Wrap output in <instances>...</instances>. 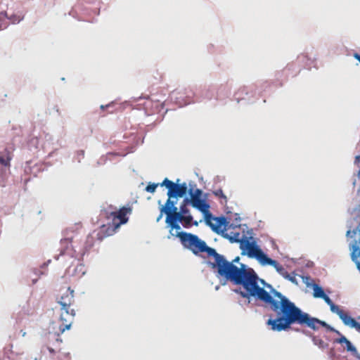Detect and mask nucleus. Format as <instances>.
<instances>
[{"instance_id":"obj_1","label":"nucleus","mask_w":360,"mask_h":360,"mask_svg":"<svg viewBox=\"0 0 360 360\" xmlns=\"http://www.w3.org/2000/svg\"><path fill=\"white\" fill-rule=\"evenodd\" d=\"M264 288H261L254 298L262 302L272 311L266 324L274 331L281 332L290 328L293 324L307 326L310 315L295 305L287 297L274 289L271 285L260 280Z\"/></svg>"},{"instance_id":"obj_2","label":"nucleus","mask_w":360,"mask_h":360,"mask_svg":"<svg viewBox=\"0 0 360 360\" xmlns=\"http://www.w3.org/2000/svg\"><path fill=\"white\" fill-rule=\"evenodd\" d=\"M212 257L214 262H210V265L213 269L217 270L219 277L225 278L236 285H241L245 290L244 292H240L243 297H255L261 289L258 285V281L261 279L252 269L246 268L244 264H240V266L238 267L217 252Z\"/></svg>"},{"instance_id":"obj_3","label":"nucleus","mask_w":360,"mask_h":360,"mask_svg":"<svg viewBox=\"0 0 360 360\" xmlns=\"http://www.w3.org/2000/svg\"><path fill=\"white\" fill-rule=\"evenodd\" d=\"M131 206H123L117 210L115 207L110 205L108 208L105 209V217L108 220L111 219L112 226H106L103 225L96 233L97 238L102 240L105 237L112 235L121 225L128 221V215L131 214Z\"/></svg>"},{"instance_id":"obj_4","label":"nucleus","mask_w":360,"mask_h":360,"mask_svg":"<svg viewBox=\"0 0 360 360\" xmlns=\"http://www.w3.org/2000/svg\"><path fill=\"white\" fill-rule=\"evenodd\" d=\"M182 245L191 250L195 255L205 252L207 257H212L217 252L214 248L208 247L204 240L200 239L196 235L186 232L177 233Z\"/></svg>"},{"instance_id":"obj_5","label":"nucleus","mask_w":360,"mask_h":360,"mask_svg":"<svg viewBox=\"0 0 360 360\" xmlns=\"http://www.w3.org/2000/svg\"><path fill=\"white\" fill-rule=\"evenodd\" d=\"M189 204L188 198H185L180 205L179 211H178V208L175 206L176 202L167 200L165 205L160 207V211L167 212V210H169L173 215L178 214L184 219H188V221L186 219L183 220L184 226L186 228L191 226L192 224L198 226V223L197 221L193 223V217L190 214V210L188 208Z\"/></svg>"},{"instance_id":"obj_6","label":"nucleus","mask_w":360,"mask_h":360,"mask_svg":"<svg viewBox=\"0 0 360 360\" xmlns=\"http://www.w3.org/2000/svg\"><path fill=\"white\" fill-rule=\"evenodd\" d=\"M238 237L239 233H237L233 239L231 238V241L240 243V248L243 252L242 254L246 253L249 257L256 258L261 263L266 255L262 250L255 242H250L247 238L239 239Z\"/></svg>"},{"instance_id":"obj_7","label":"nucleus","mask_w":360,"mask_h":360,"mask_svg":"<svg viewBox=\"0 0 360 360\" xmlns=\"http://www.w3.org/2000/svg\"><path fill=\"white\" fill-rule=\"evenodd\" d=\"M65 237L60 240V255L68 254L72 255L78 252V233L73 228H68L64 231Z\"/></svg>"},{"instance_id":"obj_8","label":"nucleus","mask_w":360,"mask_h":360,"mask_svg":"<svg viewBox=\"0 0 360 360\" xmlns=\"http://www.w3.org/2000/svg\"><path fill=\"white\" fill-rule=\"evenodd\" d=\"M189 203L195 209L198 210L200 212H201L204 217L206 221V223L209 226H212L210 220L212 219V214L210 212V205L205 201V200H203L201 198V197H195L191 196V198H188Z\"/></svg>"},{"instance_id":"obj_9","label":"nucleus","mask_w":360,"mask_h":360,"mask_svg":"<svg viewBox=\"0 0 360 360\" xmlns=\"http://www.w3.org/2000/svg\"><path fill=\"white\" fill-rule=\"evenodd\" d=\"M75 316V311L74 309L60 307V321L61 324L59 326V330L61 333L70 329Z\"/></svg>"},{"instance_id":"obj_10","label":"nucleus","mask_w":360,"mask_h":360,"mask_svg":"<svg viewBox=\"0 0 360 360\" xmlns=\"http://www.w3.org/2000/svg\"><path fill=\"white\" fill-rule=\"evenodd\" d=\"M74 302V290L70 287L61 288L60 295L58 297V303L60 307L71 308Z\"/></svg>"},{"instance_id":"obj_11","label":"nucleus","mask_w":360,"mask_h":360,"mask_svg":"<svg viewBox=\"0 0 360 360\" xmlns=\"http://www.w3.org/2000/svg\"><path fill=\"white\" fill-rule=\"evenodd\" d=\"M188 187L186 184H175L174 186L167 191L168 199L172 201V198H182L187 193Z\"/></svg>"},{"instance_id":"obj_12","label":"nucleus","mask_w":360,"mask_h":360,"mask_svg":"<svg viewBox=\"0 0 360 360\" xmlns=\"http://www.w3.org/2000/svg\"><path fill=\"white\" fill-rule=\"evenodd\" d=\"M143 105L146 112L148 115L159 112L163 108L162 102L158 100L154 101L150 98H147Z\"/></svg>"},{"instance_id":"obj_13","label":"nucleus","mask_w":360,"mask_h":360,"mask_svg":"<svg viewBox=\"0 0 360 360\" xmlns=\"http://www.w3.org/2000/svg\"><path fill=\"white\" fill-rule=\"evenodd\" d=\"M161 212H165V214L167 215L165 221L172 229H180L181 227L178 224V221L181 222L184 224L183 220L186 219L187 221H188V219H184L178 214L173 215L169 210H167V212L161 211Z\"/></svg>"},{"instance_id":"obj_14","label":"nucleus","mask_w":360,"mask_h":360,"mask_svg":"<svg viewBox=\"0 0 360 360\" xmlns=\"http://www.w3.org/2000/svg\"><path fill=\"white\" fill-rule=\"evenodd\" d=\"M320 326L326 328L329 331L335 332L337 334L340 335V333L338 330H337L334 328L331 327L330 325H328L325 321L319 320L314 317H311L310 316L309 321L307 324V327L311 329H313L314 330H316L319 329Z\"/></svg>"},{"instance_id":"obj_15","label":"nucleus","mask_w":360,"mask_h":360,"mask_svg":"<svg viewBox=\"0 0 360 360\" xmlns=\"http://www.w3.org/2000/svg\"><path fill=\"white\" fill-rule=\"evenodd\" d=\"M340 319L346 326L354 328L360 333V323L357 322L355 319L352 318L347 312H345L342 315H340Z\"/></svg>"},{"instance_id":"obj_16","label":"nucleus","mask_w":360,"mask_h":360,"mask_svg":"<svg viewBox=\"0 0 360 360\" xmlns=\"http://www.w3.org/2000/svg\"><path fill=\"white\" fill-rule=\"evenodd\" d=\"M94 236L92 234L88 235L84 245L81 247H78V253L82 255H84L94 246Z\"/></svg>"},{"instance_id":"obj_17","label":"nucleus","mask_w":360,"mask_h":360,"mask_svg":"<svg viewBox=\"0 0 360 360\" xmlns=\"http://www.w3.org/2000/svg\"><path fill=\"white\" fill-rule=\"evenodd\" d=\"M321 298H322L326 302V303L328 305H329L330 311L333 313L338 314L340 318V315H342L345 312L343 309L340 308L339 306L335 304L333 302V301L330 300V298L326 294H324L323 296L321 297Z\"/></svg>"},{"instance_id":"obj_18","label":"nucleus","mask_w":360,"mask_h":360,"mask_svg":"<svg viewBox=\"0 0 360 360\" xmlns=\"http://www.w3.org/2000/svg\"><path fill=\"white\" fill-rule=\"evenodd\" d=\"M321 298H322L326 302V303L328 305H329L330 311L333 313L338 314L340 318V315H342L345 312L343 309L340 308L339 306L335 304L333 302V301L330 300V298L326 294H324L323 296L321 297Z\"/></svg>"},{"instance_id":"obj_19","label":"nucleus","mask_w":360,"mask_h":360,"mask_svg":"<svg viewBox=\"0 0 360 360\" xmlns=\"http://www.w3.org/2000/svg\"><path fill=\"white\" fill-rule=\"evenodd\" d=\"M48 339H49V340H51V339H54L55 340V342L54 343L51 344L49 342L46 346L47 349L49 351V352L51 354L56 353V350L53 348V347H55L58 349V352H60V348L59 347V345L61 344L62 340L59 338V335H58L57 336H56L55 335H49V337H48Z\"/></svg>"},{"instance_id":"obj_20","label":"nucleus","mask_w":360,"mask_h":360,"mask_svg":"<svg viewBox=\"0 0 360 360\" xmlns=\"http://www.w3.org/2000/svg\"><path fill=\"white\" fill-rule=\"evenodd\" d=\"M354 164L359 167V170L356 176V178H354L353 181V186L354 188H356L357 190V195L359 198L360 200V155L356 156Z\"/></svg>"},{"instance_id":"obj_21","label":"nucleus","mask_w":360,"mask_h":360,"mask_svg":"<svg viewBox=\"0 0 360 360\" xmlns=\"http://www.w3.org/2000/svg\"><path fill=\"white\" fill-rule=\"evenodd\" d=\"M12 160V151L7 148L4 153L0 152V164L5 167H10V162Z\"/></svg>"},{"instance_id":"obj_22","label":"nucleus","mask_w":360,"mask_h":360,"mask_svg":"<svg viewBox=\"0 0 360 360\" xmlns=\"http://www.w3.org/2000/svg\"><path fill=\"white\" fill-rule=\"evenodd\" d=\"M336 342L342 344L345 343L347 346V350L352 352H356V348L352 345L350 341H349L345 336L342 335L340 338L335 340Z\"/></svg>"},{"instance_id":"obj_23","label":"nucleus","mask_w":360,"mask_h":360,"mask_svg":"<svg viewBox=\"0 0 360 360\" xmlns=\"http://www.w3.org/2000/svg\"><path fill=\"white\" fill-rule=\"evenodd\" d=\"M215 221V224H212L210 226L213 230H217L218 228H220L223 225H225L226 222V219L224 217H212Z\"/></svg>"},{"instance_id":"obj_24","label":"nucleus","mask_w":360,"mask_h":360,"mask_svg":"<svg viewBox=\"0 0 360 360\" xmlns=\"http://www.w3.org/2000/svg\"><path fill=\"white\" fill-rule=\"evenodd\" d=\"M262 265H271L274 266L276 269H277L281 265L277 261L267 257L266 255L264 258L262 259L261 263Z\"/></svg>"},{"instance_id":"obj_25","label":"nucleus","mask_w":360,"mask_h":360,"mask_svg":"<svg viewBox=\"0 0 360 360\" xmlns=\"http://www.w3.org/2000/svg\"><path fill=\"white\" fill-rule=\"evenodd\" d=\"M313 288V296L316 298H321L325 294L323 289L318 284L314 283Z\"/></svg>"},{"instance_id":"obj_26","label":"nucleus","mask_w":360,"mask_h":360,"mask_svg":"<svg viewBox=\"0 0 360 360\" xmlns=\"http://www.w3.org/2000/svg\"><path fill=\"white\" fill-rule=\"evenodd\" d=\"M6 20H9L10 22L12 23H16V22H19L22 20V18L20 15H11V16H8V15L6 14V18H5L1 21V23L3 25L6 24L7 25V23L4 22V21Z\"/></svg>"},{"instance_id":"obj_27","label":"nucleus","mask_w":360,"mask_h":360,"mask_svg":"<svg viewBox=\"0 0 360 360\" xmlns=\"http://www.w3.org/2000/svg\"><path fill=\"white\" fill-rule=\"evenodd\" d=\"M174 184L175 183L169 180L167 178H165L164 181L160 184V186H165L167 188H168V191H170V188L172 189Z\"/></svg>"},{"instance_id":"obj_28","label":"nucleus","mask_w":360,"mask_h":360,"mask_svg":"<svg viewBox=\"0 0 360 360\" xmlns=\"http://www.w3.org/2000/svg\"><path fill=\"white\" fill-rule=\"evenodd\" d=\"M213 194H214L215 196L218 197V198H220L224 199V202H225V203H226V202H227V198H226V196L224 194L222 189L219 188V189H217V190L214 191L213 192Z\"/></svg>"},{"instance_id":"obj_29","label":"nucleus","mask_w":360,"mask_h":360,"mask_svg":"<svg viewBox=\"0 0 360 360\" xmlns=\"http://www.w3.org/2000/svg\"><path fill=\"white\" fill-rule=\"evenodd\" d=\"M247 94L248 92H247V89H246V87H243V88H240V89H238V91L236 93V99L238 101L240 100V99H243V98L241 96V95L243 94Z\"/></svg>"},{"instance_id":"obj_30","label":"nucleus","mask_w":360,"mask_h":360,"mask_svg":"<svg viewBox=\"0 0 360 360\" xmlns=\"http://www.w3.org/2000/svg\"><path fill=\"white\" fill-rule=\"evenodd\" d=\"M158 184H149L146 188V191L148 193H154L155 191L156 188L158 186Z\"/></svg>"},{"instance_id":"obj_31","label":"nucleus","mask_w":360,"mask_h":360,"mask_svg":"<svg viewBox=\"0 0 360 360\" xmlns=\"http://www.w3.org/2000/svg\"><path fill=\"white\" fill-rule=\"evenodd\" d=\"M189 194H190V198H191V196H195L196 198L201 197V195L202 194V191L200 188H197L195 190L194 192H193V191L191 189L189 191Z\"/></svg>"},{"instance_id":"obj_32","label":"nucleus","mask_w":360,"mask_h":360,"mask_svg":"<svg viewBox=\"0 0 360 360\" xmlns=\"http://www.w3.org/2000/svg\"><path fill=\"white\" fill-rule=\"evenodd\" d=\"M281 276H283L284 278L293 281L294 278L291 277L290 274L288 273V271L285 270L284 267H283V271H280L278 272Z\"/></svg>"},{"instance_id":"obj_33","label":"nucleus","mask_w":360,"mask_h":360,"mask_svg":"<svg viewBox=\"0 0 360 360\" xmlns=\"http://www.w3.org/2000/svg\"><path fill=\"white\" fill-rule=\"evenodd\" d=\"M183 95H184L183 92L174 91L172 93L171 96H172V98L177 100V99L181 98Z\"/></svg>"},{"instance_id":"obj_34","label":"nucleus","mask_w":360,"mask_h":360,"mask_svg":"<svg viewBox=\"0 0 360 360\" xmlns=\"http://www.w3.org/2000/svg\"><path fill=\"white\" fill-rule=\"evenodd\" d=\"M5 18H6V12H1V13H0V30L4 29V28H6V24L3 25V24L1 23V21H2Z\"/></svg>"},{"instance_id":"obj_35","label":"nucleus","mask_w":360,"mask_h":360,"mask_svg":"<svg viewBox=\"0 0 360 360\" xmlns=\"http://www.w3.org/2000/svg\"><path fill=\"white\" fill-rule=\"evenodd\" d=\"M354 57L359 60V62L360 63V54L359 53H354Z\"/></svg>"},{"instance_id":"obj_36","label":"nucleus","mask_w":360,"mask_h":360,"mask_svg":"<svg viewBox=\"0 0 360 360\" xmlns=\"http://www.w3.org/2000/svg\"><path fill=\"white\" fill-rule=\"evenodd\" d=\"M239 260H240V258L238 257H237L234 259H233L231 262H233V264H234V263L238 262Z\"/></svg>"},{"instance_id":"obj_37","label":"nucleus","mask_w":360,"mask_h":360,"mask_svg":"<svg viewBox=\"0 0 360 360\" xmlns=\"http://www.w3.org/2000/svg\"><path fill=\"white\" fill-rule=\"evenodd\" d=\"M283 266L281 264V265L279 266V267L276 269V271H277L278 272H279L280 271H283Z\"/></svg>"},{"instance_id":"obj_38","label":"nucleus","mask_w":360,"mask_h":360,"mask_svg":"<svg viewBox=\"0 0 360 360\" xmlns=\"http://www.w3.org/2000/svg\"><path fill=\"white\" fill-rule=\"evenodd\" d=\"M162 213L163 212H160V214L159 215V217H158L157 219V221H160L161 219V218L162 217Z\"/></svg>"},{"instance_id":"obj_39","label":"nucleus","mask_w":360,"mask_h":360,"mask_svg":"<svg viewBox=\"0 0 360 360\" xmlns=\"http://www.w3.org/2000/svg\"><path fill=\"white\" fill-rule=\"evenodd\" d=\"M65 355L67 356V358L69 359H70L69 354H67Z\"/></svg>"},{"instance_id":"obj_40","label":"nucleus","mask_w":360,"mask_h":360,"mask_svg":"<svg viewBox=\"0 0 360 360\" xmlns=\"http://www.w3.org/2000/svg\"><path fill=\"white\" fill-rule=\"evenodd\" d=\"M25 334H26V333H25V332H24V333H22V335H23V336H25Z\"/></svg>"},{"instance_id":"obj_41","label":"nucleus","mask_w":360,"mask_h":360,"mask_svg":"<svg viewBox=\"0 0 360 360\" xmlns=\"http://www.w3.org/2000/svg\"><path fill=\"white\" fill-rule=\"evenodd\" d=\"M172 202H176V201L175 200H174V198H172Z\"/></svg>"}]
</instances>
